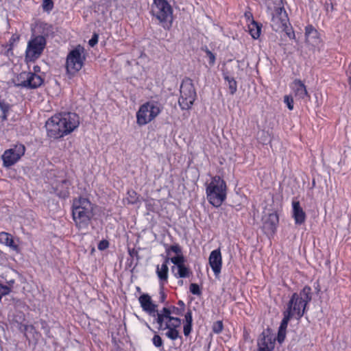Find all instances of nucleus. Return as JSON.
<instances>
[{"mask_svg": "<svg viewBox=\"0 0 351 351\" xmlns=\"http://www.w3.org/2000/svg\"><path fill=\"white\" fill-rule=\"evenodd\" d=\"M156 323L159 325V329L168 330L165 335L171 340H176L180 337L178 328L181 326V319L171 316V312L168 308L161 309V313L158 315Z\"/></svg>", "mask_w": 351, "mask_h": 351, "instance_id": "6", "label": "nucleus"}, {"mask_svg": "<svg viewBox=\"0 0 351 351\" xmlns=\"http://www.w3.org/2000/svg\"><path fill=\"white\" fill-rule=\"evenodd\" d=\"M305 37L306 40L318 38V32L312 25H308L306 26Z\"/></svg>", "mask_w": 351, "mask_h": 351, "instance_id": "30", "label": "nucleus"}, {"mask_svg": "<svg viewBox=\"0 0 351 351\" xmlns=\"http://www.w3.org/2000/svg\"><path fill=\"white\" fill-rule=\"evenodd\" d=\"M173 8L167 0H153L151 13L165 29H169L173 23Z\"/></svg>", "mask_w": 351, "mask_h": 351, "instance_id": "8", "label": "nucleus"}, {"mask_svg": "<svg viewBox=\"0 0 351 351\" xmlns=\"http://www.w3.org/2000/svg\"><path fill=\"white\" fill-rule=\"evenodd\" d=\"M329 9H331V10H333V5H332V4H331V6H330V7H329Z\"/></svg>", "mask_w": 351, "mask_h": 351, "instance_id": "50", "label": "nucleus"}, {"mask_svg": "<svg viewBox=\"0 0 351 351\" xmlns=\"http://www.w3.org/2000/svg\"><path fill=\"white\" fill-rule=\"evenodd\" d=\"M11 109V105L5 99L0 98V110L1 111V119L2 121L8 119V113Z\"/></svg>", "mask_w": 351, "mask_h": 351, "instance_id": "26", "label": "nucleus"}, {"mask_svg": "<svg viewBox=\"0 0 351 351\" xmlns=\"http://www.w3.org/2000/svg\"><path fill=\"white\" fill-rule=\"evenodd\" d=\"M278 223V216L276 213L269 214L264 222V228L271 232H274Z\"/></svg>", "mask_w": 351, "mask_h": 351, "instance_id": "24", "label": "nucleus"}, {"mask_svg": "<svg viewBox=\"0 0 351 351\" xmlns=\"http://www.w3.org/2000/svg\"><path fill=\"white\" fill-rule=\"evenodd\" d=\"M98 38H99L98 34H94L92 36V38L89 40L88 45L90 47H93L95 45H96L97 44V43H98Z\"/></svg>", "mask_w": 351, "mask_h": 351, "instance_id": "44", "label": "nucleus"}, {"mask_svg": "<svg viewBox=\"0 0 351 351\" xmlns=\"http://www.w3.org/2000/svg\"><path fill=\"white\" fill-rule=\"evenodd\" d=\"M193 324H184L183 332L184 336L188 337L192 331Z\"/></svg>", "mask_w": 351, "mask_h": 351, "instance_id": "43", "label": "nucleus"}, {"mask_svg": "<svg viewBox=\"0 0 351 351\" xmlns=\"http://www.w3.org/2000/svg\"><path fill=\"white\" fill-rule=\"evenodd\" d=\"M21 330L25 332V335L27 338H28V334L32 335V337L36 339L39 335L33 325H23L21 326Z\"/></svg>", "mask_w": 351, "mask_h": 351, "instance_id": "28", "label": "nucleus"}, {"mask_svg": "<svg viewBox=\"0 0 351 351\" xmlns=\"http://www.w3.org/2000/svg\"><path fill=\"white\" fill-rule=\"evenodd\" d=\"M79 125L80 117L71 112L56 113L45 123L47 135L53 139H59L70 134Z\"/></svg>", "mask_w": 351, "mask_h": 351, "instance_id": "1", "label": "nucleus"}, {"mask_svg": "<svg viewBox=\"0 0 351 351\" xmlns=\"http://www.w3.org/2000/svg\"><path fill=\"white\" fill-rule=\"evenodd\" d=\"M71 182L66 179L55 180L51 184L53 193L60 198L66 199L69 195Z\"/></svg>", "mask_w": 351, "mask_h": 351, "instance_id": "16", "label": "nucleus"}, {"mask_svg": "<svg viewBox=\"0 0 351 351\" xmlns=\"http://www.w3.org/2000/svg\"><path fill=\"white\" fill-rule=\"evenodd\" d=\"M160 286V289H159V301L161 302V303H164L166 300V298H167V295L166 293H165V285H162V287L161 285H159Z\"/></svg>", "mask_w": 351, "mask_h": 351, "instance_id": "40", "label": "nucleus"}, {"mask_svg": "<svg viewBox=\"0 0 351 351\" xmlns=\"http://www.w3.org/2000/svg\"><path fill=\"white\" fill-rule=\"evenodd\" d=\"M203 50L206 52V56L209 59V64L210 66L214 65L216 60L215 55L211 51H210L206 47H205L204 49H203Z\"/></svg>", "mask_w": 351, "mask_h": 351, "instance_id": "35", "label": "nucleus"}, {"mask_svg": "<svg viewBox=\"0 0 351 351\" xmlns=\"http://www.w3.org/2000/svg\"><path fill=\"white\" fill-rule=\"evenodd\" d=\"M292 217L295 221V225L303 224L306 219V213L300 206L298 200L293 199L292 200Z\"/></svg>", "mask_w": 351, "mask_h": 351, "instance_id": "20", "label": "nucleus"}, {"mask_svg": "<svg viewBox=\"0 0 351 351\" xmlns=\"http://www.w3.org/2000/svg\"><path fill=\"white\" fill-rule=\"evenodd\" d=\"M109 247V242L107 240H101L98 243L97 247L99 250H106Z\"/></svg>", "mask_w": 351, "mask_h": 351, "instance_id": "42", "label": "nucleus"}, {"mask_svg": "<svg viewBox=\"0 0 351 351\" xmlns=\"http://www.w3.org/2000/svg\"><path fill=\"white\" fill-rule=\"evenodd\" d=\"M262 25L256 22L254 19L248 25L249 33L254 39H257L261 35Z\"/></svg>", "mask_w": 351, "mask_h": 351, "instance_id": "25", "label": "nucleus"}, {"mask_svg": "<svg viewBox=\"0 0 351 351\" xmlns=\"http://www.w3.org/2000/svg\"><path fill=\"white\" fill-rule=\"evenodd\" d=\"M84 48L80 45L71 50L66 57V69L69 75H75L83 66L84 57L82 56Z\"/></svg>", "mask_w": 351, "mask_h": 351, "instance_id": "12", "label": "nucleus"}, {"mask_svg": "<svg viewBox=\"0 0 351 351\" xmlns=\"http://www.w3.org/2000/svg\"><path fill=\"white\" fill-rule=\"evenodd\" d=\"M152 341L156 348H163V340L159 335L155 334L152 339Z\"/></svg>", "mask_w": 351, "mask_h": 351, "instance_id": "32", "label": "nucleus"}, {"mask_svg": "<svg viewBox=\"0 0 351 351\" xmlns=\"http://www.w3.org/2000/svg\"><path fill=\"white\" fill-rule=\"evenodd\" d=\"M162 105L157 101L151 100L140 106L136 113V124L144 126L154 121L162 111Z\"/></svg>", "mask_w": 351, "mask_h": 351, "instance_id": "7", "label": "nucleus"}, {"mask_svg": "<svg viewBox=\"0 0 351 351\" xmlns=\"http://www.w3.org/2000/svg\"><path fill=\"white\" fill-rule=\"evenodd\" d=\"M42 7L44 11L51 12L53 8V0H43Z\"/></svg>", "mask_w": 351, "mask_h": 351, "instance_id": "33", "label": "nucleus"}, {"mask_svg": "<svg viewBox=\"0 0 351 351\" xmlns=\"http://www.w3.org/2000/svg\"><path fill=\"white\" fill-rule=\"evenodd\" d=\"M245 16L247 19V21H250L251 20V21H252V19H253L252 14L250 12H246L245 13Z\"/></svg>", "mask_w": 351, "mask_h": 351, "instance_id": "45", "label": "nucleus"}, {"mask_svg": "<svg viewBox=\"0 0 351 351\" xmlns=\"http://www.w3.org/2000/svg\"><path fill=\"white\" fill-rule=\"evenodd\" d=\"M125 200L128 204H135L138 202V195L132 189L128 190Z\"/></svg>", "mask_w": 351, "mask_h": 351, "instance_id": "29", "label": "nucleus"}, {"mask_svg": "<svg viewBox=\"0 0 351 351\" xmlns=\"http://www.w3.org/2000/svg\"><path fill=\"white\" fill-rule=\"evenodd\" d=\"M184 324H193L192 312L190 309L184 315Z\"/></svg>", "mask_w": 351, "mask_h": 351, "instance_id": "41", "label": "nucleus"}, {"mask_svg": "<svg viewBox=\"0 0 351 351\" xmlns=\"http://www.w3.org/2000/svg\"><path fill=\"white\" fill-rule=\"evenodd\" d=\"M41 324H42V328H45V326L47 325L46 322L43 321V320L41 321Z\"/></svg>", "mask_w": 351, "mask_h": 351, "instance_id": "48", "label": "nucleus"}, {"mask_svg": "<svg viewBox=\"0 0 351 351\" xmlns=\"http://www.w3.org/2000/svg\"><path fill=\"white\" fill-rule=\"evenodd\" d=\"M47 41L43 36H35L30 38L27 43L25 50V60L27 62H34L42 55Z\"/></svg>", "mask_w": 351, "mask_h": 351, "instance_id": "11", "label": "nucleus"}, {"mask_svg": "<svg viewBox=\"0 0 351 351\" xmlns=\"http://www.w3.org/2000/svg\"><path fill=\"white\" fill-rule=\"evenodd\" d=\"M224 80L228 82L229 92L231 95H234L237 90V83L234 77L223 74Z\"/></svg>", "mask_w": 351, "mask_h": 351, "instance_id": "27", "label": "nucleus"}, {"mask_svg": "<svg viewBox=\"0 0 351 351\" xmlns=\"http://www.w3.org/2000/svg\"><path fill=\"white\" fill-rule=\"evenodd\" d=\"M311 300V288L307 285L304 286L299 294L298 293L292 294L285 311L288 312L297 319H300L304 315L306 307Z\"/></svg>", "mask_w": 351, "mask_h": 351, "instance_id": "5", "label": "nucleus"}, {"mask_svg": "<svg viewBox=\"0 0 351 351\" xmlns=\"http://www.w3.org/2000/svg\"><path fill=\"white\" fill-rule=\"evenodd\" d=\"M10 287L0 283V300L3 296L10 294Z\"/></svg>", "mask_w": 351, "mask_h": 351, "instance_id": "37", "label": "nucleus"}, {"mask_svg": "<svg viewBox=\"0 0 351 351\" xmlns=\"http://www.w3.org/2000/svg\"><path fill=\"white\" fill-rule=\"evenodd\" d=\"M12 44H10V48L8 49L7 53L8 54L10 51H12Z\"/></svg>", "mask_w": 351, "mask_h": 351, "instance_id": "49", "label": "nucleus"}, {"mask_svg": "<svg viewBox=\"0 0 351 351\" xmlns=\"http://www.w3.org/2000/svg\"><path fill=\"white\" fill-rule=\"evenodd\" d=\"M292 317H293L288 312H283V318L279 326L277 335V341L279 343H282L285 341L288 324Z\"/></svg>", "mask_w": 351, "mask_h": 351, "instance_id": "21", "label": "nucleus"}, {"mask_svg": "<svg viewBox=\"0 0 351 351\" xmlns=\"http://www.w3.org/2000/svg\"><path fill=\"white\" fill-rule=\"evenodd\" d=\"M165 253L170 256V262L174 265L171 267V271L176 278H186L192 276L193 272L190 267L185 264L186 259L182 252V249L178 243L171 245H164Z\"/></svg>", "mask_w": 351, "mask_h": 351, "instance_id": "3", "label": "nucleus"}, {"mask_svg": "<svg viewBox=\"0 0 351 351\" xmlns=\"http://www.w3.org/2000/svg\"><path fill=\"white\" fill-rule=\"evenodd\" d=\"M329 9H331V10H333V5H332V4H331V6H330V7H329Z\"/></svg>", "mask_w": 351, "mask_h": 351, "instance_id": "51", "label": "nucleus"}, {"mask_svg": "<svg viewBox=\"0 0 351 351\" xmlns=\"http://www.w3.org/2000/svg\"><path fill=\"white\" fill-rule=\"evenodd\" d=\"M0 243L9 247L16 252L19 251V245L15 244L12 235L8 232H0Z\"/></svg>", "mask_w": 351, "mask_h": 351, "instance_id": "23", "label": "nucleus"}, {"mask_svg": "<svg viewBox=\"0 0 351 351\" xmlns=\"http://www.w3.org/2000/svg\"><path fill=\"white\" fill-rule=\"evenodd\" d=\"M227 191L226 181L221 176H215L206 184V199L213 206L219 208L227 198Z\"/></svg>", "mask_w": 351, "mask_h": 351, "instance_id": "4", "label": "nucleus"}, {"mask_svg": "<svg viewBox=\"0 0 351 351\" xmlns=\"http://www.w3.org/2000/svg\"><path fill=\"white\" fill-rule=\"evenodd\" d=\"M170 261V256L166 254L162 265L156 266V273L158 278L159 285H165L168 282L169 267L168 263Z\"/></svg>", "mask_w": 351, "mask_h": 351, "instance_id": "19", "label": "nucleus"}, {"mask_svg": "<svg viewBox=\"0 0 351 351\" xmlns=\"http://www.w3.org/2000/svg\"><path fill=\"white\" fill-rule=\"evenodd\" d=\"M44 82V79L32 71H23L14 80V86L26 89H35L40 87Z\"/></svg>", "mask_w": 351, "mask_h": 351, "instance_id": "10", "label": "nucleus"}, {"mask_svg": "<svg viewBox=\"0 0 351 351\" xmlns=\"http://www.w3.org/2000/svg\"><path fill=\"white\" fill-rule=\"evenodd\" d=\"M275 346V339L267 332H263L258 340V351H273Z\"/></svg>", "mask_w": 351, "mask_h": 351, "instance_id": "18", "label": "nucleus"}, {"mask_svg": "<svg viewBox=\"0 0 351 351\" xmlns=\"http://www.w3.org/2000/svg\"><path fill=\"white\" fill-rule=\"evenodd\" d=\"M294 95L298 99H304L308 97L306 87L300 80H295L291 85Z\"/></svg>", "mask_w": 351, "mask_h": 351, "instance_id": "22", "label": "nucleus"}, {"mask_svg": "<svg viewBox=\"0 0 351 351\" xmlns=\"http://www.w3.org/2000/svg\"><path fill=\"white\" fill-rule=\"evenodd\" d=\"M71 214L75 227L86 229L94 216V205L88 198L79 196L73 199Z\"/></svg>", "mask_w": 351, "mask_h": 351, "instance_id": "2", "label": "nucleus"}, {"mask_svg": "<svg viewBox=\"0 0 351 351\" xmlns=\"http://www.w3.org/2000/svg\"><path fill=\"white\" fill-rule=\"evenodd\" d=\"M180 96L178 104L182 110L191 108L197 97L196 91L191 79L185 77L180 85Z\"/></svg>", "mask_w": 351, "mask_h": 351, "instance_id": "9", "label": "nucleus"}, {"mask_svg": "<svg viewBox=\"0 0 351 351\" xmlns=\"http://www.w3.org/2000/svg\"><path fill=\"white\" fill-rule=\"evenodd\" d=\"M223 328V325L222 321H217L213 323L212 326V330L213 332L216 334H219Z\"/></svg>", "mask_w": 351, "mask_h": 351, "instance_id": "34", "label": "nucleus"}, {"mask_svg": "<svg viewBox=\"0 0 351 351\" xmlns=\"http://www.w3.org/2000/svg\"><path fill=\"white\" fill-rule=\"evenodd\" d=\"M138 301L143 311L149 316L154 317V321L156 322V319L161 313V310L158 311V305L153 303L151 297L147 293H143L139 297Z\"/></svg>", "mask_w": 351, "mask_h": 351, "instance_id": "14", "label": "nucleus"}, {"mask_svg": "<svg viewBox=\"0 0 351 351\" xmlns=\"http://www.w3.org/2000/svg\"><path fill=\"white\" fill-rule=\"evenodd\" d=\"M168 308L171 312V315L172 314L176 315H182L184 313V311L182 308H180L179 307L175 306H171L170 307H166Z\"/></svg>", "mask_w": 351, "mask_h": 351, "instance_id": "39", "label": "nucleus"}, {"mask_svg": "<svg viewBox=\"0 0 351 351\" xmlns=\"http://www.w3.org/2000/svg\"><path fill=\"white\" fill-rule=\"evenodd\" d=\"M25 146L20 143L5 150L1 156L3 167L9 168L15 165L25 155Z\"/></svg>", "mask_w": 351, "mask_h": 351, "instance_id": "13", "label": "nucleus"}, {"mask_svg": "<svg viewBox=\"0 0 351 351\" xmlns=\"http://www.w3.org/2000/svg\"><path fill=\"white\" fill-rule=\"evenodd\" d=\"M190 292L196 295H200L202 294L199 286L196 283H191L189 287Z\"/></svg>", "mask_w": 351, "mask_h": 351, "instance_id": "36", "label": "nucleus"}, {"mask_svg": "<svg viewBox=\"0 0 351 351\" xmlns=\"http://www.w3.org/2000/svg\"><path fill=\"white\" fill-rule=\"evenodd\" d=\"M280 30L284 31L290 39L295 38V33L291 24H286V27H280Z\"/></svg>", "mask_w": 351, "mask_h": 351, "instance_id": "31", "label": "nucleus"}, {"mask_svg": "<svg viewBox=\"0 0 351 351\" xmlns=\"http://www.w3.org/2000/svg\"><path fill=\"white\" fill-rule=\"evenodd\" d=\"M178 307L180 308H182V310L184 311L185 310V304L182 300H178Z\"/></svg>", "mask_w": 351, "mask_h": 351, "instance_id": "46", "label": "nucleus"}, {"mask_svg": "<svg viewBox=\"0 0 351 351\" xmlns=\"http://www.w3.org/2000/svg\"><path fill=\"white\" fill-rule=\"evenodd\" d=\"M209 265L217 277L219 275L222 267V256L219 248L213 250L208 258Z\"/></svg>", "mask_w": 351, "mask_h": 351, "instance_id": "17", "label": "nucleus"}, {"mask_svg": "<svg viewBox=\"0 0 351 351\" xmlns=\"http://www.w3.org/2000/svg\"><path fill=\"white\" fill-rule=\"evenodd\" d=\"M284 102L287 104L289 110H292L293 109V99L291 95H285L284 97Z\"/></svg>", "mask_w": 351, "mask_h": 351, "instance_id": "38", "label": "nucleus"}, {"mask_svg": "<svg viewBox=\"0 0 351 351\" xmlns=\"http://www.w3.org/2000/svg\"><path fill=\"white\" fill-rule=\"evenodd\" d=\"M271 26L274 30H280V27H286L289 24L288 14L283 6L276 8L271 19Z\"/></svg>", "mask_w": 351, "mask_h": 351, "instance_id": "15", "label": "nucleus"}, {"mask_svg": "<svg viewBox=\"0 0 351 351\" xmlns=\"http://www.w3.org/2000/svg\"><path fill=\"white\" fill-rule=\"evenodd\" d=\"M40 71V68L39 66H34V68H33V71H32V73H35L36 74H38V73H39Z\"/></svg>", "mask_w": 351, "mask_h": 351, "instance_id": "47", "label": "nucleus"}]
</instances>
